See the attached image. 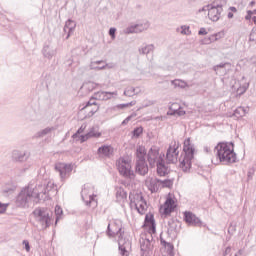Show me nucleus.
<instances>
[{
	"mask_svg": "<svg viewBox=\"0 0 256 256\" xmlns=\"http://www.w3.org/2000/svg\"><path fill=\"white\" fill-rule=\"evenodd\" d=\"M216 157L220 163L230 165L237 163V153H235V144L233 142H220L215 146Z\"/></svg>",
	"mask_w": 256,
	"mask_h": 256,
	"instance_id": "1",
	"label": "nucleus"
},
{
	"mask_svg": "<svg viewBox=\"0 0 256 256\" xmlns=\"http://www.w3.org/2000/svg\"><path fill=\"white\" fill-rule=\"evenodd\" d=\"M39 192H35L30 187H25L23 188L20 193L16 197V206L22 208V209H27L29 207V203L33 201L34 203H39L41 200Z\"/></svg>",
	"mask_w": 256,
	"mask_h": 256,
	"instance_id": "2",
	"label": "nucleus"
},
{
	"mask_svg": "<svg viewBox=\"0 0 256 256\" xmlns=\"http://www.w3.org/2000/svg\"><path fill=\"white\" fill-rule=\"evenodd\" d=\"M183 151L185 155L180 162V169H182L184 173H189V171H191V161H193L195 157V147L191 144V138H187L184 141Z\"/></svg>",
	"mask_w": 256,
	"mask_h": 256,
	"instance_id": "3",
	"label": "nucleus"
},
{
	"mask_svg": "<svg viewBox=\"0 0 256 256\" xmlns=\"http://www.w3.org/2000/svg\"><path fill=\"white\" fill-rule=\"evenodd\" d=\"M32 215L34 216L36 223H39V225H41L43 231L51 227L53 222L51 219V212L49 211V209L45 207L35 208L32 212Z\"/></svg>",
	"mask_w": 256,
	"mask_h": 256,
	"instance_id": "4",
	"label": "nucleus"
},
{
	"mask_svg": "<svg viewBox=\"0 0 256 256\" xmlns=\"http://www.w3.org/2000/svg\"><path fill=\"white\" fill-rule=\"evenodd\" d=\"M130 205H134L135 209L140 215H145L147 211V201L143 197V194L136 193L129 195Z\"/></svg>",
	"mask_w": 256,
	"mask_h": 256,
	"instance_id": "5",
	"label": "nucleus"
},
{
	"mask_svg": "<svg viewBox=\"0 0 256 256\" xmlns=\"http://www.w3.org/2000/svg\"><path fill=\"white\" fill-rule=\"evenodd\" d=\"M116 165L122 177H125L126 179H135V172L131 169V163L125 158H119Z\"/></svg>",
	"mask_w": 256,
	"mask_h": 256,
	"instance_id": "6",
	"label": "nucleus"
},
{
	"mask_svg": "<svg viewBox=\"0 0 256 256\" xmlns=\"http://www.w3.org/2000/svg\"><path fill=\"white\" fill-rule=\"evenodd\" d=\"M208 9V18L210 21L217 22L221 19V13H223V3L217 1L212 2L206 6Z\"/></svg>",
	"mask_w": 256,
	"mask_h": 256,
	"instance_id": "7",
	"label": "nucleus"
},
{
	"mask_svg": "<svg viewBox=\"0 0 256 256\" xmlns=\"http://www.w3.org/2000/svg\"><path fill=\"white\" fill-rule=\"evenodd\" d=\"M117 235H119L118 238V249L121 256H129L128 249L131 248V242L129 239L124 238L123 235H125V231H123V228H119L117 230Z\"/></svg>",
	"mask_w": 256,
	"mask_h": 256,
	"instance_id": "8",
	"label": "nucleus"
},
{
	"mask_svg": "<svg viewBox=\"0 0 256 256\" xmlns=\"http://www.w3.org/2000/svg\"><path fill=\"white\" fill-rule=\"evenodd\" d=\"M80 111H85L87 113L86 117H93L99 111V104L93 99H90L83 105Z\"/></svg>",
	"mask_w": 256,
	"mask_h": 256,
	"instance_id": "9",
	"label": "nucleus"
},
{
	"mask_svg": "<svg viewBox=\"0 0 256 256\" xmlns=\"http://www.w3.org/2000/svg\"><path fill=\"white\" fill-rule=\"evenodd\" d=\"M156 173L158 177H167L171 173L169 166L165 165V159L161 155L156 162Z\"/></svg>",
	"mask_w": 256,
	"mask_h": 256,
	"instance_id": "10",
	"label": "nucleus"
},
{
	"mask_svg": "<svg viewBox=\"0 0 256 256\" xmlns=\"http://www.w3.org/2000/svg\"><path fill=\"white\" fill-rule=\"evenodd\" d=\"M29 157H31V152L21 150L12 151V161L15 163H25L29 160Z\"/></svg>",
	"mask_w": 256,
	"mask_h": 256,
	"instance_id": "11",
	"label": "nucleus"
},
{
	"mask_svg": "<svg viewBox=\"0 0 256 256\" xmlns=\"http://www.w3.org/2000/svg\"><path fill=\"white\" fill-rule=\"evenodd\" d=\"M184 221L188 225H191L192 227H201L202 223L201 219L197 217L193 212L191 211H186L184 212Z\"/></svg>",
	"mask_w": 256,
	"mask_h": 256,
	"instance_id": "12",
	"label": "nucleus"
},
{
	"mask_svg": "<svg viewBox=\"0 0 256 256\" xmlns=\"http://www.w3.org/2000/svg\"><path fill=\"white\" fill-rule=\"evenodd\" d=\"M143 227H148L150 235L157 233V224H155V216L153 214L145 215Z\"/></svg>",
	"mask_w": 256,
	"mask_h": 256,
	"instance_id": "13",
	"label": "nucleus"
},
{
	"mask_svg": "<svg viewBox=\"0 0 256 256\" xmlns=\"http://www.w3.org/2000/svg\"><path fill=\"white\" fill-rule=\"evenodd\" d=\"M179 231H181V222L174 218L170 219L168 221V235L170 237H177V233H179Z\"/></svg>",
	"mask_w": 256,
	"mask_h": 256,
	"instance_id": "14",
	"label": "nucleus"
},
{
	"mask_svg": "<svg viewBox=\"0 0 256 256\" xmlns=\"http://www.w3.org/2000/svg\"><path fill=\"white\" fill-rule=\"evenodd\" d=\"M55 171H57L61 179H65L71 171H73V165L65 163H57L55 165Z\"/></svg>",
	"mask_w": 256,
	"mask_h": 256,
	"instance_id": "15",
	"label": "nucleus"
},
{
	"mask_svg": "<svg viewBox=\"0 0 256 256\" xmlns=\"http://www.w3.org/2000/svg\"><path fill=\"white\" fill-rule=\"evenodd\" d=\"M135 171L138 175L145 177L149 173V165L146 160H136Z\"/></svg>",
	"mask_w": 256,
	"mask_h": 256,
	"instance_id": "16",
	"label": "nucleus"
},
{
	"mask_svg": "<svg viewBox=\"0 0 256 256\" xmlns=\"http://www.w3.org/2000/svg\"><path fill=\"white\" fill-rule=\"evenodd\" d=\"M147 159L150 167H155V163L159 161V149L150 148L147 154Z\"/></svg>",
	"mask_w": 256,
	"mask_h": 256,
	"instance_id": "17",
	"label": "nucleus"
},
{
	"mask_svg": "<svg viewBox=\"0 0 256 256\" xmlns=\"http://www.w3.org/2000/svg\"><path fill=\"white\" fill-rule=\"evenodd\" d=\"M42 55L45 59L51 60L55 55H57V49H55L51 44H44Z\"/></svg>",
	"mask_w": 256,
	"mask_h": 256,
	"instance_id": "18",
	"label": "nucleus"
},
{
	"mask_svg": "<svg viewBox=\"0 0 256 256\" xmlns=\"http://www.w3.org/2000/svg\"><path fill=\"white\" fill-rule=\"evenodd\" d=\"M77 27V23L71 19H68L64 25V33H66V36H64V39L67 40L71 35H73V31H75V28Z\"/></svg>",
	"mask_w": 256,
	"mask_h": 256,
	"instance_id": "19",
	"label": "nucleus"
},
{
	"mask_svg": "<svg viewBox=\"0 0 256 256\" xmlns=\"http://www.w3.org/2000/svg\"><path fill=\"white\" fill-rule=\"evenodd\" d=\"M141 256H151V240L145 239L140 241Z\"/></svg>",
	"mask_w": 256,
	"mask_h": 256,
	"instance_id": "20",
	"label": "nucleus"
},
{
	"mask_svg": "<svg viewBox=\"0 0 256 256\" xmlns=\"http://www.w3.org/2000/svg\"><path fill=\"white\" fill-rule=\"evenodd\" d=\"M177 149V147L173 148L171 146L167 149L166 160L168 163H177V156L179 155Z\"/></svg>",
	"mask_w": 256,
	"mask_h": 256,
	"instance_id": "21",
	"label": "nucleus"
},
{
	"mask_svg": "<svg viewBox=\"0 0 256 256\" xmlns=\"http://www.w3.org/2000/svg\"><path fill=\"white\" fill-rule=\"evenodd\" d=\"M115 149L111 145H102L98 148L97 153L102 155L103 157H111L113 155Z\"/></svg>",
	"mask_w": 256,
	"mask_h": 256,
	"instance_id": "22",
	"label": "nucleus"
},
{
	"mask_svg": "<svg viewBox=\"0 0 256 256\" xmlns=\"http://www.w3.org/2000/svg\"><path fill=\"white\" fill-rule=\"evenodd\" d=\"M160 245L166 249L169 256H175V246L171 242H167L163 237L160 236Z\"/></svg>",
	"mask_w": 256,
	"mask_h": 256,
	"instance_id": "23",
	"label": "nucleus"
},
{
	"mask_svg": "<svg viewBox=\"0 0 256 256\" xmlns=\"http://www.w3.org/2000/svg\"><path fill=\"white\" fill-rule=\"evenodd\" d=\"M159 189H161V179L151 178L149 180V191H151V193H157Z\"/></svg>",
	"mask_w": 256,
	"mask_h": 256,
	"instance_id": "24",
	"label": "nucleus"
},
{
	"mask_svg": "<svg viewBox=\"0 0 256 256\" xmlns=\"http://www.w3.org/2000/svg\"><path fill=\"white\" fill-rule=\"evenodd\" d=\"M221 38V32L212 34L208 37H205L201 40V45H211V43H215V41H219Z\"/></svg>",
	"mask_w": 256,
	"mask_h": 256,
	"instance_id": "25",
	"label": "nucleus"
},
{
	"mask_svg": "<svg viewBox=\"0 0 256 256\" xmlns=\"http://www.w3.org/2000/svg\"><path fill=\"white\" fill-rule=\"evenodd\" d=\"M97 83L93 81H87L82 84V91H85L86 93H91L92 91H95L97 89Z\"/></svg>",
	"mask_w": 256,
	"mask_h": 256,
	"instance_id": "26",
	"label": "nucleus"
},
{
	"mask_svg": "<svg viewBox=\"0 0 256 256\" xmlns=\"http://www.w3.org/2000/svg\"><path fill=\"white\" fill-rule=\"evenodd\" d=\"M147 155V150L145 146H137L136 148V161H145V156Z\"/></svg>",
	"mask_w": 256,
	"mask_h": 256,
	"instance_id": "27",
	"label": "nucleus"
},
{
	"mask_svg": "<svg viewBox=\"0 0 256 256\" xmlns=\"http://www.w3.org/2000/svg\"><path fill=\"white\" fill-rule=\"evenodd\" d=\"M155 51L154 44H146L138 49L139 55H149V53H153Z\"/></svg>",
	"mask_w": 256,
	"mask_h": 256,
	"instance_id": "28",
	"label": "nucleus"
},
{
	"mask_svg": "<svg viewBox=\"0 0 256 256\" xmlns=\"http://www.w3.org/2000/svg\"><path fill=\"white\" fill-rule=\"evenodd\" d=\"M107 67V64L103 60L93 61L90 63V69L94 71H101Z\"/></svg>",
	"mask_w": 256,
	"mask_h": 256,
	"instance_id": "29",
	"label": "nucleus"
},
{
	"mask_svg": "<svg viewBox=\"0 0 256 256\" xmlns=\"http://www.w3.org/2000/svg\"><path fill=\"white\" fill-rule=\"evenodd\" d=\"M143 25L135 24L126 28L125 33L131 35V33H142Z\"/></svg>",
	"mask_w": 256,
	"mask_h": 256,
	"instance_id": "30",
	"label": "nucleus"
},
{
	"mask_svg": "<svg viewBox=\"0 0 256 256\" xmlns=\"http://www.w3.org/2000/svg\"><path fill=\"white\" fill-rule=\"evenodd\" d=\"M91 137H101V133H94L93 130H91L90 132H88L85 135H81L80 136V143H85V141H88L89 139H91Z\"/></svg>",
	"mask_w": 256,
	"mask_h": 256,
	"instance_id": "31",
	"label": "nucleus"
},
{
	"mask_svg": "<svg viewBox=\"0 0 256 256\" xmlns=\"http://www.w3.org/2000/svg\"><path fill=\"white\" fill-rule=\"evenodd\" d=\"M90 99H93V101H107L108 97H105V91H100L94 93V96Z\"/></svg>",
	"mask_w": 256,
	"mask_h": 256,
	"instance_id": "32",
	"label": "nucleus"
},
{
	"mask_svg": "<svg viewBox=\"0 0 256 256\" xmlns=\"http://www.w3.org/2000/svg\"><path fill=\"white\" fill-rule=\"evenodd\" d=\"M173 211H175L174 207L166 206L165 204H164V207L160 208V213L164 217H169V215H171V213H173Z\"/></svg>",
	"mask_w": 256,
	"mask_h": 256,
	"instance_id": "33",
	"label": "nucleus"
},
{
	"mask_svg": "<svg viewBox=\"0 0 256 256\" xmlns=\"http://www.w3.org/2000/svg\"><path fill=\"white\" fill-rule=\"evenodd\" d=\"M116 198L117 201H124L127 199V191H125L123 188H119L116 192Z\"/></svg>",
	"mask_w": 256,
	"mask_h": 256,
	"instance_id": "34",
	"label": "nucleus"
},
{
	"mask_svg": "<svg viewBox=\"0 0 256 256\" xmlns=\"http://www.w3.org/2000/svg\"><path fill=\"white\" fill-rule=\"evenodd\" d=\"M160 187L162 189H171L173 187V179L160 180Z\"/></svg>",
	"mask_w": 256,
	"mask_h": 256,
	"instance_id": "35",
	"label": "nucleus"
},
{
	"mask_svg": "<svg viewBox=\"0 0 256 256\" xmlns=\"http://www.w3.org/2000/svg\"><path fill=\"white\" fill-rule=\"evenodd\" d=\"M54 211L56 215L55 225H57V223H59V220L61 219V215H63V208H61V206L59 205H56Z\"/></svg>",
	"mask_w": 256,
	"mask_h": 256,
	"instance_id": "36",
	"label": "nucleus"
},
{
	"mask_svg": "<svg viewBox=\"0 0 256 256\" xmlns=\"http://www.w3.org/2000/svg\"><path fill=\"white\" fill-rule=\"evenodd\" d=\"M172 85H174V87H179L180 89H185V87H187V83L183 80H172L171 81Z\"/></svg>",
	"mask_w": 256,
	"mask_h": 256,
	"instance_id": "37",
	"label": "nucleus"
},
{
	"mask_svg": "<svg viewBox=\"0 0 256 256\" xmlns=\"http://www.w3.org/2000/svg\"><path fill=\"white\" fill-rule=\"evenodd\" d=\"M15 189H17L16 186H8L3 189L2 193L3 195H13V193H15Z\"/></svg>",
	"mask_w": 256,
	"mask_h": 256,
	"instance_id": "38",
	"label": "nucleus"
},
{
	"mask_svg": "<svg viewBox=\"0 0 256 256\" xmlns=\"http://www.w3.org/2000/svg\"><path fill=\"white\" fill-rule=\"evenodd\" d=\"M125 97H134L135 87H128L124 90Z\"/></svg>",
	"mask_w": 256,
	"mask_h": 256,
	"instance_id": "39",
	"label": "nucleus"
},
{
	"mask_svg": "<svg viewBox=\"0 0 256 256\" xmlns=\"http://www.w3.org/2000/svg\"><path fill=\"white\" fill-rule=\"evenodd\" d=\"M234 117H243L245 115V109L243 107H239L236 110H234L233 113Z\"/></svg>",
	"mask_w": 256,
	"mask_h": 256,
	"instance_id": "40",
	"label": "nucleus"
},
{
	"mask_svg": "<svg viewBox=\"0 0 256 256\" xmlns=\"http://www.w3.org/2000/svg\"><path fill=\"white\" fill-rule=\"evenodd\" d=\"M164 205H166V207H174V209L177 207V205H175V200L171 197H167Z\"/></svg>",
	"mask_w": 256,
	"mask_h": 256,
	"instance_id": "41",
	"label": "nucleus"
},
{
	"mask_svg": "<svg viewBox=\"0 0 256 256\" xmlns=\"http://www.w3.org/2000/svg\"><path fill=\"white\" fill-rule=\"evenodd\" d=\"M141 135H143V129H134L132 131V139H139V137H141Z\"/></svg>",
	"mask_w": 256,
	"mask_h": 256,
	"instance_id": "42",
	"label": "nucleus"
},
{
	"mask_svg": "<svg viewBox=\"0 0 256 256\" xmlns=\"http://www.w3.org/2000/svg\"><path fill=\"white\" fill-rule=\"evenodd\" d=\"M83 131H85L84 129H78L77 131H76V133H74L73 135H72V137H73V139H76V141H80L81 142V133H83Z\"/></svg>",
	"mask_w": 256,
	"mask_h": 256,
	"instance_id": "43",
	"label": "nucleus"
},
{
	"mask_svg": "<svg viewBox=\"0 0 256 256\" xmlns=\"http://www.w3.org/2000/svg\"><path fill=\"white\" fill-rule=\"evenodd\" d=\"M181 29H182L181 30L182 35H191V29L189 26L183 25V26H181Z\"/></svg>",
	"mask_w": 256,
	"mask_h": 256,
	"instance_id": "44",
	"label": "nucleus"
},
{
	"mask_svg": "<svg viewBox=\"0 0 256 256\" xmlns=\"http://www.w3.org/2000/svg\"><path fill=\"white\" fill-rule=\"evenodd\" d=\"M106 233L108 237H115V235H118V239H119V234H117V231L116 232L111 231V224H108Z\"/></svg>",
	"mask_w": 256,
	"mask_h": 256,
	"instance_id": "45",
	"label": "nucleus"
},
{
	"mask_svg": "<svg viewBox=\"0 0 256 256\" xmlns=\"http://www.w3.org/2000/svg\"><path fill=\"white\" fill-rule=\"evenodd\" d=\"M253 175H255V170L253 168H250L248 170V174H247V180L251 181V179H253Z\"/></svg>",
	"mask_w": 256,
	"mask_h": 256,
	"instance_id": "46",
	"label": "nucleus"
},
{
	"mask_svg": "<svg viewBox=\"0 0 256 256\" xmlns=\"http://www.w3.org/2000/svg\"><path fill=\"white\" fill-rule=\"evenodd\" d=\"M104 93H105V97H108L107 101H109V99H112L113 95L117 96V92H107V91H104Z\"/></svg>",
	"mask_w": 256,
	"mask_h": 256,
	"instance_id": "47",
	"label": "nucleus"
},
{
	"mask_svg": "<svg viewBox=\"0 0 256 256\" xmlns=\"http://www.w3.org/2000/svg\"><path fill=\"white\" fill-rule=\"evenodd\" d=\"M151 105H155V101H153V100H145L143 102V107H151Z\"/></svg>",
	"mask_w": 256,
	"mask_h": 256,
	"instance_id": "48",
	"label": "nucleus"
},
{
	"mask_svg": "<svg viewBox=\"0 0 256 256\" xmlns=\"http://www.w3.org/2000/svg\"><path fill=\"white\" fill-rule=\"evenodd\" d=\"M225 65H227V63H220V64H217L213 67V70L214 71H219V69H223L225 68Z\"/></svg>",
	"mask_w": 256,
	"mask_h": 256,
	"instance_id": "49",
	"label": "nucleus"
},
{
	"mask_svg": "<svg viewBox=\"0 0 256 256\" xmlns=\"http://www.w3.org/2000/svg\"><path fill=\"white\" fill-rule=\"evenodd\" d=\"M9 204H5V203H1L0 202V214L1 213H5V211H7V207Z\"/></svg>",
	"mask_w": 256,
	"mask_h": 256,
	"instance_id": "50",
	"label": "nucleus"
},
{
	"mask_svg": "<svg viewBox=\"0 0 256 256\" xmlns=\"http://www.w3.org/2000/svg\"><path fill=\"white\" fill-rule=\"evenodd\" d=\"M235 231H236V226L233 225V224H230L229 227H228L229 235H233V233H235Z\"/></svg>",
	"mask_w": 256,
	"mask_h": 256,
	"instance_id": "51",
	"label": "nucleus"
},
{
	"mask_svg": "<svg viewBox=\"0 0 256 256\" xmlns=\"http://www.w3.org/2000/svg\"><path fill=\"white\" fill-rule=\"evenodd\" d=\"M115 33H117V28H110L109 29V35L112 39H115Z\"/></svg>",
	"mask_w": 256,
	"mask_h": 256,
	"instance_id": "52",
	"label": "nucleus"
},
{
	"mask_svg": "<svg viewBox=\"0 0 256 256\" xmlns=\"http://www.w3.org/2000/svg\"><path fill=\"white\" fill-rule=\"evenodd\" d=\"M23 245L25 247V250L29 253V251H31V246L29 245V240H23Z\"/></svg>",
	"mask_w": 256,
	"mask_h": 256,
	"instance_id": "53",
	"label": "nucleus"
},
{
	"mask_svg": "<svg viewBox=\"0 0 256 256\" xmlns=\"http://www.w3.org/2000/svg\"><path fill=\"white\" fill-rule=\"evenodd\" d=\"M253 19V12L251 10L247 11V15L245 16L246 21H251Z\"/></svg>",
	"mask_w": 256,
	"mask_h": 256,
	"instance_id": "54",
	"label": "nucleus"
},
{
	"mask_svg": "<svg viewBox=\"0 0 256 256\" xmlns=\"http://www.w3.org/2000/svg\"><path fill=\"white\" fill-rule=\"evenodd\" d=\"M174 115H178V117H183V115H185V110H174Z\"/></svg>",
	"mask_w": 256,
	"mask_h": 256,
	"instance_id": "55",
	"label": "nucleus"
},
{
	"mask_svg": "<svg viewBox=\"0 0 256 256\" xmlns=\"http://www.w3.org/2000/svg\"><path fill=\"white\" fill-rule=\"evenodd\" d=\"M51 129H43L41 132L38 133V137H43V135H47Z\"/></svg>",
	"mask_w": 256,
	"mask_h": 256,
	"instance_id": "56",
	"label": "nucleus"
},
{
	"mask_svg": "<svg viewBox=\"0 0 256 256\" xmlns=\"http://www.w3.org/2000/svg\"><path fill=\"white\" fill-rule=\"evenodd\" d=\"M131 119H133V115H130L126 119H124L122 125H127L131 121Z\"/></svg>",
	"mask_w": 256,
	"mask_h": 256,
	"instance_id": "57",
	"label": "nucleus"
},
{
	"mask_svg": "<svg viewBox=\"0 0 256 256\" xmlns=\"http://www.w3.org/2000/svg\"><path fill=\"white\" fill-rule=\"evenodd\" d=\"M245 91H247V87L246 86H244L242 88H238L237 93L239 95H243V93H245Z\"/></svg>",
	"mask_w": 256,
	"mask_h": 256,
	"instance_id": "58",
	"label": "nucleus"
},
{
	"mask_svg": "<svg viewBox=\"0 0 256 256\" xmlns=\"http://www.w3.org/2000/svg\"><path fill=\"white\" fill-rule=\"evenodd\" d=\"M207 29L205 28H200V30L198 31V35H207Z\"/></svg>",
	"mask_w": 256,
	"mask_h": 256,
	"instance_id": "59",
	"label": "nucleus"
},
{
	"mask_svg": "<svg viewBox=\"0 0 256 256\" xmlns=\"http://www.w3.org/2000/svg\"><path fill=\"white\" fill-rule=\"evenodd\" d=\"M231 253V246L226 247L225 251L223 252V256H228Z\"/></svg>",
	"mask_w": 256,
	"mask_h": 256,
	"instance_id": "60",
	"label": "nucleus"
},
{
	"mask_svg": "<svg viewBox=\"0 0 256 256\" xmlns=\"http://www.w3.org/2000/svg\"><path fill=\"white\" fill-rule=\"evenodd\" d=\"M116 107L117 109H126V107H129V106L126 103V104H118Z\"/></svg>",
	"mask_w": 256,
	"mask_h": 256,
	"instance_id": "61",
	"label": "nucleus"
},
{
	"mask_svg": "<svg viewBox=\"0 0 256 256\" xmlns=\"http://www.w3.org/2000/svg\"><path fill=\"white\" fill-rule=\"evenodd\" d=\"M137 103V101H131L129 103H127L126 105H128V107H133V105H135Z\"/></svg>",
	"mask_w": 256,
	"mask_h": 256,
	"instance_id": "62",
	"label": "nucleus"
},
{
	"mask_svg": "<svg viewBox=\"0 0 256 256\" xmlns=\"http://www.w3.org/2000/svg\"><path fill=\"white\" fill-rule=\"evenodd\" d=\"M230 11H232V13H237V9L235 8V6H231Z\"/></svg>",
	"mask_w": 256,
	"mask_h": 256,
	"instance_id": "63",
	"label": "nucleus"
},
{
	"mask_svg": "<svg viewBox=\"0 0 256 256\" xmlns=\"http://www.w3.org/2000/svg\"><path fill=\"white\" fill-rule=\"evenodd\" d=\"M236 255H243V250L242 249H240V250H238V252L236 253Z\"/></svg>",
	"mask_w": 256,
	"mask_h": 256,
	"instance_id": "64",
	"label": "nucleus"
}]
</instances>
